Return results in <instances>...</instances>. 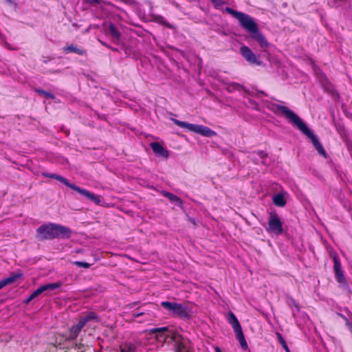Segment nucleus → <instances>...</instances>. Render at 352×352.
I'll return each instance as SVG.
<instances>
[{
	"instance_id": "nucleus-1",
	"label": "nucleus",
	"mask_w": 352,
	"mask_h": 352,
	"mask_svg": "<svg viewBox=\"0 0 352 352\" xmlns=\"http://www.w3.org/2000/svg\"><path fill=\"white\" fill-rule=\"evenodd\" d=\"M225 11L239 21L240 25L250 33V37L258 43L263 51L265 52L267 50L270 46V43L258 30V25L252 17L230 7L226 8Z\"/></svg>"
},
{
	"instance_id": "nucleus-2",
	"label": "nucleus",
	"mask_w": 352,
	"mask_h": 352,
	"mask_svg": "<svg viewBox=\"0 0 352 352\" xmlns=\"http://www.w3.org/2000/svg\"><path fill=\"white\" fill-rule=\"evenodd\" d=\"M276 107L278 111L311 140L314 146L320 155L326 157V151L316 135L307 126L298 115L285 106L278 104Z\"/></svg>"
},
{
	"instance_id": "nucleus-3",
	"label": "nucleus",
	"mask_w": 352,
	"mask_h": 352,
	"mask_svg": "<svg viewBox=\"0 0 352 352\" xmlns=\"http://www.w3.org/2000/svg\"><path fill=\"white\" fill-rule=\"evenodd\" d=\"M36 232L39 241L52 240L56 238L69 239L72 235L70 228L54 223L41 225L36 229Z\"/></svg>"
},
{
	"instance_id": "nucleus-4",
	"label": "nucleus",
	"mask_w": 352,
	"mask_h": 352,
	"mask_svg": "<svg viewBox=\"0 0 352 352\" xmlns=\"http://www.w3.org/2000/svg\"><path fill=\"white\" fill-rule=\"evenodd\" d=\"M42 175L44 177L55 179L60 182L61 183L64 184L65 186H67L69 188L72 189L74 191H76L80 195L86 197L87 199L93 201L94 203H95L97 205H99L100 203V196L96 195L95 194L91 192L90 191H89L86 189H84V188H81L79 186L69 182V181L67 179H66L65 177H64L61 175H59L57 174H54V173H43Z\"/></svg>"
},
{
	"instance_id": "nucleus-5",
	"label": "nucleus",
	"mask_w": 352,
	"mask_h": 352,
	"mask_svg": "<svg viewBox=\"0 0 352 352\" xmlns=\"http://www.w3.org/2000/svg\"><path fill=\"white\" fill-rule=\"evenodd\" d=\"M173 121L177 126L181 128L186 129L190 131L195 132L205 137H212L216 135V132L203 125L190 124L176 119H173Z\"/></svg>"
},
{
	"instance_id": "nucleus-6",
	"label": "nucleus",
	"mask_w": 352,
	"mask_h": 352,
	"mask_svg": "<svg viewBox=\"0 0 352 352\" xmlns=\"http://www.w3.org/2000/svg\"><path fill=\"white\" fill-rule=\"evenodd\" d=\"M98 316L95 312H89L87 315L80 317L78 322L76 324L72 325L68 331V340H75L82 329L91 320H97Z\"/></svg>"
},
{
	"instance_id": "nucleus-7",
	"label": "nucleus",
	"mask_w": 352,
	"mask_h": 352,
	"mask_svg": "<svg viewBox=\"0 0 352 352\" xmlns=\"http://www.w3.org/2000/svg\"><path fill=\"white\" fill-rule=\"evenodd\" d=\"M174 342L175 352H193L190 346V342L185 339L182 335L171 332L166 336Z\"/></svg>"
},
{
	"instance_id": "nucleus-8",
	"label": "nucleus",
	"mask_w": 352,
	"mask_h": 352,
	"mask_svg": "<svg viewBox=\"0 0 352 352\" xmlns=\"http://www.w3.org/2000/svg\"><path fill=\"white\" fill-rule=\"evenodd\" d=\"M265 230L269 234L280 235L283 232V222L276 212H270Z\"/></svg>"
},
{
	"instance_id": "nucleus-9",
	"label": "nucleus",
	"mask_w": 352,
	"mask_h": 352,
	"mask_svg": "<svg viewBox=\"0 0 352 352\" xmlns=\"http://www.w3.org/2000/svg\"><path fill=\"white\" fill-rule=\"evenodd\" d=\"M161 306L165 309L172 311V313L177 316L180 318L188 317L187 307L182 304L163 301L161 302Z\"/></svg>"
},
{
	"instance_id": "nucleus-10",
	"label": "nucleus",
	"mask_w": 352,
	"mask_h": 352,
	"mask_svg": "<svg viewBox=\"0 0 352 352\" xmlns=\"http://www.w3.org/2000/svg\"><path fill=\"white\" fill-rule=\"evenodd\" d=\"M240 53L243 58L251 65H262L263 62L246 45L240 47Z\"/></svg>"
},
{
	"instance_id": "nucleus-11",
	"label": "nucleus",
	"mask_w": 352,
	"mask_h": 352,
	"mask_svg": "<svg viewBox=\"0 0 352 352\" xmlns=\"http://www.w3.org/2000/svg\"><path fill=\"white\" fill-rule=\"evenodd\" d=\"M62 285V283L60 282H56L52 283H48L45 285H43L40 286L38 288H37L35 291H34L32 294V298H35L36 297L38 296L41 294L47 292V291H52L54 289H56L59 288Z\"/></svg>"
},
{
	"instance_id": "nucleus-12",
	"label": "nucleus",
	"mask_w": 352,
	"mask_h": 352,
	"mask_svg": "<svg viewBox=\"0 0 352 352\" xmlns=\"http://www.w3.org/2000/svg\"><path fill=\"white\" fill-rule=\"evenodd\" d=\"M150 147L153 153L157 156L167 159L169 156L168 151L158 142H153L150 144Z\"/></svg>"
},
{
	"instance_id": "nucleus-13",
	"label": "nucleus",
	"mask_w": 352,
	"mask_h": 352,
	"mask_svg": "<svg viewBox=\"0 0 352 352\" xmlns=\"http://www.w3.org/2000/svg\"><path fill=\"white\" fill-rule=\"evenodd\" d=\"M22 276H23V274L21 272H18L16 273L12 272L10 274V276L0 280V289L6 285L12 284L18 278H21Z\"/></svg>"
},
{
	"instance_id": "nucleus-14",
	"label": "nucleus",
	"mask_w": 352,
	"mask_h": 352,
	"mask_svg": "<svg viewBox=\"0 0 352 352\" xmlns=\"http://www.w3.org/2000/svg\"><path fill=\"white\" fill-rule=\"evenodd\" d=\"M63 50L66 54L68 53H75L80 56H86L87 51L77 45H74L73 44L67 45L63 47Z\"/></svg>"
},
{
	"instance_id": "nucleus-15",
	"label": "nucleus",
	"mask_w": 352,
	"mask_h": 352,
	"mask_svg": "<svg viewBox=\"0 0 352 352\" xmlns=\"http://www.w3.org/2000/svg\"><path fill=\"white\" fill-rule=\"evenodd\" d=\"M227 319L228 322L232 325L234 331L242 329L240 322H239L237 318L236 317L233 312L230 311L228 314Z\"/></svg>"
},
{
	"instance_id": "nucleus-16",
	"label": "nucleus",
	"mask_w": 352,
	"mask_h": 352,
	"mask_svg": "<svg viewBox=\"0 0 352 352\" xmlns=\"http://www.w3.org/2000/svg\"><path fill=\"white\" fill-rule=\"evenodd\" d=\"M335 273V278L336 281L340 284V286L343 287H347L348 284L346 282V280L345 278V276L344 275V273L342 270L334 271Z\"/></svg>"
},
{
	"instance_id": "nucleus-17",
	"label": "nucleus",
	"mask_w": 352,
	"mask_h": 352,
	"mask_svg": "<svg viewBox=\"0 0 352 352\" xmlns=\"http://www.w3.org/2000/svg\"><path fill=\"white\" fill-rule=\"evenodd\" d=\"M109 33L111 35V36L113 38L114 41L118 43L121 37V34L116 27V25L111 23L109 25Z\"/></svg>"
},
{
	"instance_id": "nucleus-18",
	"label": "nucleus",
	"mask_w": 352,
	"mask_h": 352,
	"mask_svg": "<svg viewBox=\"0 0 352 352\" xmlns=\"http://www.w3.org/2000/svg\"><path fill=\"white\" fill-rule=\"evenodd\" d=\"M234 332L236 333V338L238 340V341L239 342L241 347L243 350L248 349V343H247V342L245 340V336L243 335L242 329H241L239 330H237V331H236Z\"/></svg>"
},
{
	"instance_id": "nucleus-19",
	"label": "nucleus",
	"mask_w": 352,
	"mask_h": 352,
	"mask_svg": "<svg viewBox=\"0 0 352 352\" xmlns=\"http://www.w3.org/2000/svg\"><path fill=\"white\" fill-rule=\"evenodd\" d=\"M273 203L278 207H284L286 205V201L283 195L280 193L273 197Z\"/></svg>"
},
{
	"instance_id": "nucleus-20",
	"label": "nucleus",
	"mask_w": 352,
	"mask_h": 352,
	"mask_svg": "<svg viewBox=\"0 0 352 352\" xmlns=\"http://www.w3.org/2000/svg\"><path fill=\"white\" fill-rule=\"evenodd\" d=\"M153 21L165 27H167L169 29H173V26L169 23L164 16L161 15H154Z\"/></svg>"
},
{
	"instance_id": "nucleus-21",
	"label": "nucleus",
	"mask_w": 352,
	"mask_h": 352,
	"mask_svg": "<svg viewBox=\"0 0 352 352\" xmlns=\"http://www.w3.org/2000/svg\"><path fill=\"white\" fill-rule=\"evenodd\" d=\"M120 352H135L136 346L131 342H125L120 345Z\"/></svg>"
},
{
	"instance_id": "nucleus-22",
	"label": "nucleus",
	"mask_w": 352,
	"mask_h": 352,
	"mask_svg": "<svg viewBox=\"0 0 352 352\" xmlns=\"http://www.w3.org/2000/svg\"><path fill=\"white\" fill-rule=\"evenodd\" d=\"M162 194L164 197H167L171 202H175L179 206L182 204V199L177 195L166 191H164Z\"/></svg>"
},
{
	"instance_id": "nucleus-23",
	"label": "nucleus",
	"mask_w": 352,
	"mask_h": 352,
	"mask_svg": "<svg viewBox=\"0 0 352 352\" xmlns=\"http://www.w3.org/2000/svg\"><path fill=\"white\" fill-rule=\"evenodd\" d=\"M331 254V256L333 257V271H337V270L338 271V270H342L341 263H340L339 256L337 254V253L333 252Z\"/></svg>"
},
{
	"instance_id": "nucleus-24",
	"label": "nucleus",
	"mask_w": 352,
	"mask_h": 352,
	"mask_svg": "<svg viewBox=\"0 0 352 352\" xmlns=\"http://www.w3.org/2000/svg\"><path fill=\"white\" fill-rule=\"evenodd\" d=\"M35 92L37 93L38 95L40 96H44L46 98H49V99H54L55 98V96L53 94L50 93V92H47L43 89H35Z\"/></svg>"
},
{
	"instance_id": "nucleus-25",
	"label": "nucleus",
	"mask_w": 352,
	"mask_h": 352,
	"mask_svg": "<svg viewBox=\"0 0 352 352\" xmlns=\"http://www.w3.org/2000/svg\"><path fill=\"white\" fill-rule=\"evenodd\" d=\"M276 335L280 344L282 345L285 352H290V350L282 335L280 333H277Z\"/></svg>"
},
{
	"instance_id": "nucleus-26",
	"label": "nucleus",
	"mask_w": 352,
	"mask_h": 352,
	"mask_svg": "<svg viewBox=\"0 0 352 352\" xmlns=\"http://www.w3.org/2000/svg\"><path fill=\"white\" fill-rule=\"evenodd\" d=\"M243 89H244L243 85H242L239 83H237V82H232L228 85V90L230 91H234V90L240 91Z\"/></svg>"
},
{
	"instance_id": "nucleus-27",
	"label": "nucleus",
	"mask_w": 352,
	"mask_h": 352,
	"mask_svg": "<svg viewBox=\"0 0 352 352\" xmlns=\"http://www.w3.org/2000/svg\"><path fill=\"white\" fill-rule=\"evenodd\" d=\"M73 263L76 266L84 267V268H89L91 266V264H89L87 262H82V261H74Z\"/></svg>"
},
{
	"instance_id": "nucleus-28",
	"label": "nucleus",
	"mask_w": 352,
	"mask_h": 352,
	"mask_svg": "<svg viewBox=\"0 0 352 352\" xmlns=\"http://www.w3.org/2000/svg\"><path fill=\"white\" fill-rule=\"evenodd\" d=\"M335 126H336L337 131L341 136L345 135V129H344V127L343 125H342L340 124H336Z\"/></svg>"
},
{
	"instance_id": "nucleus-29",
	"label": "nucleus",
	"mask_w": 352,
	"mask_h": 352,
	"mask_svg": "<svg viewBox=\"0 0 352 352\" xmlns=\"http://www.w3.org/2000/svg\"><path fill=\"white\" fill-rule=\"evenodd\" d=\"M168 328L167 327H163L160 328H155L151 330V332L153 333H165L168 332Z\"/></svg>"
},
{
	"instance_id": "nucleus-30",
	"label": "nucleus",
	"mask_w": 352,
	"mask_h": 352,
	"mask_svg": "<svg viewBox=\"0 0 352 352\" xmlns=\"http://www.w3.org/2000/svg\"><path fill=\"white\" fill-rule=\"evenodd\" d=\"M254 153H256L261 159H264L267 156V154L263 151H255Z\"/></svg>"
},
{
	"instance_id": "nucleus-31",
	"label": "nucleus",
	"mask_w": 352,
	"mask_h": 352,
	"mask_svg": "<svg viewBox=\"0 0 352 352\" xmlns=\"http://www.w3.org/2000/svg\"><path fill=\"white\" fill-rule=\"evenodd\" d=\"M216 8L220 7L223 3L222 0H210Z\"/></svg>"
},
{
	"instance_id": "nucleus-32",
	"label": "nucleus",
	"mask_w": 352,
	"mask_h": 352,
	"mask_svg": "<svg viewBox=\"0 0 352 352\" xmlns=\"http://www.w3.org/2000/svg\"><path fill=\"white\" fill-rule=\"evenodd\" d=\"M144 314V312H138V311H134L133 314H132V317L133 318H137L141 316H143Z\"/></svg>"
},
{
	"instance_id": "nucleus-33",
	"label": "nucleus",
	"mask_w": 352,
	"mask_h": 352,
	"mask_svg": "<svg viewBox=\"0 0 352 352\" xmlns=\"http://www.w3.org/2000/svg\"><path fill=\"white\" fill-rule=\"evenodd\" d=\"M89 3H95V4H100L101 3V0H86Z\"/></svg>"
},
{
	"instance_id": "nucleus-34",
	"label": "nucleus",
	"mask_w": 352,
	"mask_h": 352,
	"mask_svg": "<svg viewBox=\"0 0 352 352\" xmlns=\"http://www.w3.org/2000/svg\"><path fill=\"white\" fill-rule=\"evenodd\" d=\"M34 298H32V294L24 301L25 303L28 304Z\"/></svg>"
},
{
	"instance_id": "nucleus-35",
	"label": "nucleus",
	"mask_w": 352,
	"mask_h": 352,
	"mask_svg": "<svg viewBox=\"0 0 352 352\" xmlns=\"http://www.w3.org/2000/svg\"><path fill=\"white\" fill-rule=\"evenodd\" d=\"M100 43L102 45H104V46H105V47H108V48H109V47H110V45H109L108 44H107L106 43H104V42H103V41H100Z\"/></svg>"
},
{
	"instance_id": "nucleus-36",
	"label": "nucleus",
	"mask_w": 352,
	"mask_h": 352,
	"mask_svg": "<svg viewBox=\"0 0 352 352\" xmlns=\"http://www.w3.org/2000/svg\"><path fill=\"white\" fill-rule=\"evenodd\" d=\"M259 93L264 96H267V94L265 92H264L263 91H260Z\"/></svg>"
},
{
	"instance_id": "nucleus-37",
	"label": "nucleus",
	"mask_w": 352,
	"mask_h": 352,
	"mask_svg": "<svg viewBox=\"0 0 352 352\" xmlns=\"http://www.w3.org/2000/svg\"><path fill=\"white\" fill-rule=\"evenodd\" d=\"M215 351H216V352H221V351L220 348H219V347H218V346H216V347H215Z\"/></svg>"
},
{
	"instance_id": "nucleus-38",
	"label": "nucleus",
	"mask_w": 352,
	"mask_h": 352,
	"mask_svg": "<svg viewBox=\"0 0 352 352\" xmlns=\"http://www.w3.org/2000/svg\"><path fill=\"white\" fill-rule=\"evenodd\" d=\"M109 49H111V50L115 51V52L118 51V50L116 48H113V47H112L111 46H110Z\"/></svg>"
}]
</instances>
